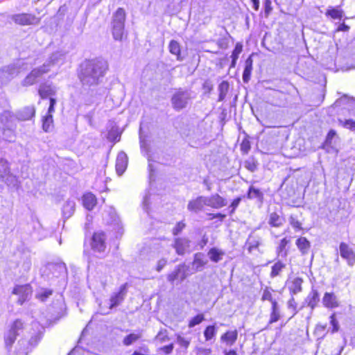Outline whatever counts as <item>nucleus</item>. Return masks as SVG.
Here are the masks:
<instances>
[{"label":"nucleus","instance_id":"f257e3e1","mask_svg":"<svg viewBox=\"0 0 355 355\" xmlns=\"http://www.w3.org/2000/svg\"><path fill=\"white\" fill-rule=\"evenodd\" d=\"M79 78L84 85L92 86L99 84L107 70L106 61L94 59L85 61L80 67Z\"/></svg>","mask_w":355,"mask_h":355},{"label":"nucleus","instance_id":"f03ea898","mask_svg":"<svg viewBox=\"0 0 355 355\" xmlns=\"http://www.w3.org/2000/svg\"><path fill=\"white\" fill-rule=\"evenodd\" d=\"M64 55L61 52H55L40 67L33 69L22 80L23 86H31L37 83V79L44 73H48L51 69L56 65L62 64L64 62Z\"/></svg>","mask_w":355,"mask_h":355},{"label":"nucleus","instance_id":"7ed1b4c3","mask_svg":"<svg viewBox=\"0 0 355 355\" xmlns=\"http://www.w3.org/2000/svg\"><path fill=\"white\" fill-rule=\"evenodd\" d=\"M112 21V35L115 40H121L124 32L125 12L119 8L114 13Z\"/></svg>","mask_w":355,"mask_h":355},{"label":"nucleus","instance_id":"20e7f679","mask_svg":"<svg viewBox=\"0 0 355 355\" xmlns=\"http://www.w3.org/2000/svg\"><path fill=\"white\" fill-rule=\"evenodd\" d=\"M192 92L188 89H179L171 97V104L174 110L180 111L186 108L192 99Z\"/></svg>","mask_w":355,"mask_h":355},{"label":"nucleus","instance_id":"39448f33","mask_svg":"<svg viewBox=\"0 0 355 355\" xmlns=\"http://www.w3.org/2000/svg\"><path fill=\"white\" fill-rule=\"evenodd\" d=\"M24 329V323L21 320H15L10 326L8 330L4 334V340L6 347H11L17 337L19 336Z\"/></svg>","mask_w":355,"mask_h":355},{"label":"nucleus","instance_id":"423d86ee","mask_svg":"<svg viewBox=\"0 0 355 355\" xmlns=\"http://www.w3.org/2000/svg\"><path fill=\"white\" fill-rule=\"evenodd\" d=\"M12 20L17 24L21 26L36 25L40 22V19L35 15L29 13H20L13 15Z\"/></svg>","mask_w":355,"mask_h":355},{"label":"nucleus","instance_id":"0eeeda50","mask_svg":"<svg viewBox=\"0 0 355 355\" xmlns=\"http://www.w3.org/2000/svg\"><path fill=\"white\" fill-rule=\"evenodd\" d=\"M19 73L15 65H9L0 69V85L8 83Z\"/></svg>","mask_w":355,"mask_h":355},{"label":"nucleus","instance_id":"6e6552de","mask_svg":"<svg viewBox=\"0 0 355 355\" xmlns=\"http://www.w3.org/2000/svg\"><path fill=\"white\" fill-rule=\"evenodd\" d=\"M340 257L347 261L349 266L355 264V252L346 243L341 242L339 245Z\"/></svg>","mask_w":355,"mask_h":355},{"label":"nucleus","instance_id":"1a4fd4ad","mask_svg":"<svg viewBox=\"0 0 355 355\" xmlns=\"http://www.w3.org/2000/svg\"><path fill=\"white\" fill-rule=\"evenodd\" d=\"M12 294L19 296L18 303L21 305L31 297L32 294V288L29 284L18 285L14 288Z\"/></svg>","mask_w":355,"mask_h":355},{"label":"nucleus","instance_id":"9d476101","mask_svg":"<svg viewBox=\"0 0 355 355\" xmlns=\"http://www.w3.org/2000/svg\"><path fill=\"white\" fill-rule=\"evenodd\" d=\"M106 236L104 232H95L92 236V248L94 251L103 252L105 250L106 245L105 243Z\"/></svg>","mask_w":355,"mask_h":355},{"label":"nucleus","instance_id":"9b49d317","mask_svg":"<svg viewBox=\"0 0 355 355\" xmlns=\"http://www.w3.org/2000/svg\"><path fill=\"white\" fill-rule=\"evenodd\" d=\"M127 293V284L121 286L119 292L112 295L110 300V309L119 306L124 300Z\"/></svg>","mask_w":355,"mask_h":355},{"label":"nucleus","instance_id":"f8f14e48","mask_svg":"<svg viewBox=\"0 0 355 355\" xmlns=\"http://www.w3.org/2000/svg\"><path fill=\"white\" fill-rule=\"evenodd\" d=\"M206 206L211 207L214 209H220L227 205L226 200L218 195L215 193L209 197L205 196Z\"/></svg>","mask_w":355,"mask_h":355},{"label":"nucleus","instance_id":"ddd939ff","mask_svg":"<svg viewBox=\"0 0 355 355\" xmlns=\"http://www.w3.org/2000/svg\"><path fill=\"white\" fill-rule=\"evenodd\" d=\"M322 304L327 309H336L340 306L338 297L333 292H326L322 297Z\"/></svg>","mask_w":355,"mask_h":355},{"label":"nucleus","instance_id":"4468645a","mask_svg":"<svg viewBox=\"0 0 355 355\" xmlns=\"http://www.w3.org/2000/svg\"><path fill=\"white\" fill-rule=\"evenodd\" d=\"M187 269L188 267L185 264L178 265L175 270L168 275V281L171 283H173L175 280L179 279V272H182V275L180 276V281H184L188 276V273L187 272Z\"/></svg>","mask_w":355,"mask_h":355},{"label":"nucleus","instance_id":"2eb2a0df","mask_svg":"<svg viewBox=\"0 0 355 355\" xmlns=\"http://www.w3.org/2000/svg\"><path fill=\"white\" fill-rule=\"evenodd\" d=\"M204 206H206L205 196H199L189 202L187 209L191 211L197 213L202 211Z\"/></svg>","mask_w":355,"mask_h":355},{"label":"nucleus","instance_id":"dca6fc26","mask_svg":"<svg viewBox=\"0 0 355 355\" xmlns=\"http://www.w3.org/2000/svg\"><path fill=\"white\" fill-rule=\"evenodd\" d=\"M303 279L300 277H294L293 279L287 282V286L290 294L293 296L302 291V284Z\"/></svg>","mask_w":355,"mask_h":355},{"label":"nucleus","instance_id":"f3484780","mask_svg":"<svg viewBox=\"0 0 355 355\" xmlns=\"http://www.w3.org/2000/svg\"><path fill=\"white\" fill-rule=\"evenodd\" d=\"M128 165V157L123 152H121L118 154L116 160V171L119 175H121Z\"/></svg>","mask_w":355,"mask_h":355},{"label":"nucleus","instance_id":"a211bd4d","mask_svg":"<svg viewBox=\"0 0 355 355\" xmlns=\"http://www.w3.org/2000/svg\"><path fill=\"white\" fill-rule=\"evenodd\" d=\"M208 263V259L205 257V255L202 252H198L195 254L193 261V267L195 269V271H202L204 267Z\"/></svg>","mask_w":355,"mask_h":355},{"label":"nucleus","instance_id":"6ab92c4d","mask_svg":"<svg viewBox=\"0 0 355 355\" xmlns=\"http://www.w3.org/2000/svg\"><path fill=\"white\" fill-rule=\"evenodd\" d=\"M190 241L186 238H178L175 241L174 248L178 254H184L189 248Z\"/></svg>","mask_w":355,"mask_h":355},{"label":"nucleus","instance_id":"aec40b11","mask_svg":"<svg viewBox=\"0 0 355 355\" xmlns=\"http://www.w3.org/2000/svg\"><path fill=\"white\" fill-rule=\"evenodd\" d=\"M56 92V87L49 84L41 85L39 88V94L42 98L53 97L55 95Z\"/></svg>","mask_w":355,"mask_h":355},{"label":"nucleus","instance_id":"412c9836","mask_svg":"<svg viewBox=\"0 0 355 355\" xmlns=\"http://www.w3.org/2000/svg\"><path fill=\"white\" fill-rule=\"evenodd\" d=\"M271 96L272 97L271 103L275 106L283 107L287 103L286 96L282 92L274 90Z\"/></svg>","mask_w":355,"mask_h":355},{"label":"nucleus","instance_id":"4be33fe9","mask_svg":"<svg viewBox=\"0 0 355 355\" xmlns=\"http://www.w3.org/2000/svg\"><path fill=\"white\" fill-rule=\"evenodd\" d=\"M319 301V293L317 290L312 288L305 300L307 306L313 311L318 306Z\"/></svg>","mask_w":355,"mask_h":355},{"label":"nucleus","instance_id":"5701e85b","mask_svg":"<svg viewBox=\"0 0 355 355\" xmlns=\"http://www.w3.org/2000/svg\"><path fill=\"white\" fill-rule=\"evenodd\" d=\"M35 113V107L33 106H28L17 113V118L20 121L29 120L34 116Z\"/></svg>","mask_w":355,"mask_h":355},{"label":"nucleus","instance_id":"b1692460","mask_svg":"<svg viewBox=\"0 0 355 355\" xmlns=\"http://www.w3.org/2000/svg\"><path fill=\"white\" fill-rule=\"evenodd\" d=\"M238 338L237 330L227 331L220 337V340L225 343L227 346H232L236 341Z\"/></svg>","mask_w":355,"mask_h":355},{"label":"nucleus","instance_id":"393cba45","mask_svg":"<svg viewBox=\"0 0 355 355\" xmlns=\"http://www.w3.org/2000/svg\"><path fill=\"white\" fill-rule=\"evenodd\" d=\"M286 222L285 218L277 212H272L269 215L268 224L275 227L282 226Z\"/></svg>","mask_w":355,"mask_h":355},{"label":"nucleus","instance_id":"a878e982","mask_svg":"<svg viewBox=\"0 0 355 355\" xmlns=\"http://www.w3.org/2000/svg\"><path fill=\"white\" fill-rule=\"evenodd\" d=\"M225 254V252L217 248H211L207 252L209 259L214 263L221 261Z\"/></svg>","mask_w":355,"mask_h":355},{"label":"nucleus","instance_id":"bb28decb","mask_svg":"<svg viewBox=\"0 0 355 355\" xmlns=\"http://www.w3.org/2000/svg\"><path fill=\"white\" fill-rule=\"evenodd\" d=\"M83 206L88 210H92L96 205V198L92 193H87L83 196Z\"/></svg>","mask_w":355,"mask_h":355},{"label":"nucleus","instance_id":"cd10ccee","mask_svg":"<svg viewBox=\"0 0 355 355\" xmlns=\"http://www.w3.org/2000/svg\"><path fill=\"white\" fill-rule=\"evenodd\" d=\"M247 198L250 200L257 199L260 203H262L263 200V193L259 189L250 186L247 193Z\"/></svg>","mask_w":355,"mask_h":355},{"label":"nucleus","instance_id":"c85d7f7f","mask_svg":"<svg viewBox=\"0 0 355 355\" xmlns=\"http://www.w3.org/2000/svg\"><path fill=\"white\" fill-rule=\"evenodd\" d=\"M76 203L73 200H68L62 207L63 216L66 218L71 217L75 211Z\"/></svg>","mask_w":355,"mask_h":355},{"label":"nucleus","instance_id":"c756f323","mask_svg":"<svg viewBox=\"0 0 355 355\" xmlns=\"http://www.w3.org/2000/svg\"><path fill=\"white\" fill-rule=\"evenodd\" d=\"M296 245L302 254H306L311 248L310 242L305 237H300L296 241Z\"/></svg>","mask_w":355,"mask_h":355},{"label":"nucleus","instance_id":"7c9ffc66","mask_svg":"<svg viewBox=\"0 0 355 355\" xmlns=\"http://www.w3.org/2000/svg\"><path fill=\"white\" fill-rule=\"evenodd\" d=\"M252 62L251 56L248 58L245 62V68L243 73V80L244 83H248L250 80L252 70Z\"/></svg>","mask_w":355,"mask_h":355},{"label":"nucleus","instance_id":"2f4dec72","mask_svg":"<svg viewBox=\"0 0 355 355\" xmlns=\"http://www.w3.org/2000/svg\"><path fill=\"white\" fill-rule=\"evenodd\" d=\"M142 336L141 331H137V333H132L127 335L123 340V344L125 346H129L135 343Z\"/></svg>","mask_w":355,"mask_h":355},{"label":"nucleus","instance_id":"473e14b6","mask_svg":"<svg viewBox=\"0 0 355 355\" xmlns=\"http://www.w3.org/2000/svg\"><path fill=\"white\" fill-rule=\"evenodd\" d=\"M261 239L260 237L254 235H250L247 243L248 245V250L252 252V250L257 249L261 244Z\"/></svg>","mask_w":355,"mask_h":355},{"label":"nucleus","instance_id":"72a5a7b5","mask_svg":"<svg viewBox=\"0 0 355 355\" xmlns=\"http://www.w3.org/2000/svg\"><path fill=\"white\" fill-rule=\"evenodd\" d=\"M31 266L32 263L31 256L29 254H24L20 266L21 273L24 275L28 272L31 270Z\"/></svg>","mask_w":355,"mask_h":355},{"label":"nucleus","instance_id":"f704fd0d","mask_svg":"<svg viewBox=\"0 0 355 355\" xmlns=\"http://www.w3.org/2000/svg\"><path fill=\"white\" fill-rule=\"evenodd\" d=\"M285 267H286V264H284L282 261H278L277 262H276L272 266L271 272H270V277L274 278L275 277L279 276L282 271L283 270L284 268H285Z\"/></svg>","mask_w":355,"mask_h":355},{"label":"nucleus","instance_id":"c9c22d12","mask_svg":"<svg viewBox=\"0 0 355 355\" xmlns=\"http://www.w3.org/2000/svg\"><path fill=\"white\" fill-rule=\"evenodd\" d=\"M9 171L10 167L8 161L0 157V180H4Z\"/></svg>","mask_w":355,"mask_h":355},{"label":"nucleus","instance_id":"e433bc0d","mask_svg":"<svg viewBox=\"0 0 355 355\" xmlns=\"http://www.w3.org/2000/svg\"><path fill=\"white\" fill-rule=\"evenodd\" d=\"M289 243V241L286 238H284L280 241L279 245L277 248V253L278 256L282 257H286L288 254V251L286 250V247Z\"/></svg>","mask_w":355,"mask_h":355},{"label":"nucleus","instance_id":"4c0bfd02","mask_svg":"<svg viewBox=\"0 0 355 355\" xmlns=\"http://www.w3.org/2000/svg\"><path fill=\"white\" fill-rule=\"evenodd\" d=\"M168 49L171 53L177 55L178 60H182L180 58V46L177 41L171 40L169 43Z\"/></svg>","mask_w":355,"mask_h":355},{"label":"nucleus","instance_id":"58836bf2","mask_svg":"<svg viewBox=\"0 0 355 355\" xmlns=\"http://www.w3.org/2000/svg\"><path fill=\"white\" fill-rule=\"evenodd\" d=\"M53 116L46 114L42 119V128L45 132H50L53 128Z\"/></svg>","mask_w":355,"mask_h":355},{"label":"nucleus","instance_id":"ea45409f","mask_svg":"<svg viewBox=\"0 0 355 355\" xmlns=\"http://www.w3.org/2000/svg\"><path fill=\"white\" fill-rule=\"evenodd\" d=\"M40 339V336L37 333L34 334V335L31 336V337L28 340L27 347H25L23 349L24 352L25 354H27L29 349H31L33 347H35L37 345Z\"/></svg>","mask_w":355,"mask_h":355},{"label":"nucleus","instance_id":"a19ab883","mask_svg":"<svg viewBox=\"0 0 355 355\" xmlns=\"http://www.w3.org/2000/svg\"><path fill=\"white\" fill-rule=\"evenodd\" d=\"M217 333V327L215 325H209L204 331V336L207 341L211 340Z\"/></svg>","mask_w":355,"mask_h":355},{"label":"nucleus","instance_id":"79ce46f5","mask_svg":"<svg viewBox=\"0 0 355 355\" xmlns=\"http://www.w3.org/2000/svg\"><path fill=\"white\" fill-rule=\"evenodd\" d=\"M49 268L58 271L57 276H64L67 273V268L64 263H51L49 266Z\"/></svg>","mask_w":355,"mask_h":355},{"label":"nucleus","instance_id":"37998d69","mask_svg":"<svg viewBox=\"0 0 355 355\" xmlns=\"http://www.w3.org/2000/svg\"><path fill=\"white\" fill-rule=\"evenodd\" d=\"M280 318L279 311L277 302H273L272 306V312L270 313V323H274L279 320Z\"/></svg>","mask_w":355,"mask_h":355},{"label":"nucleus","instance_id":"c03bdc74","mask_svg":"<svg viewBox=\"0 0 355 355\" xmlns=\"http://www.w3.org/2000/svg\"><path fill=\"white\" fill-rule=\"evenodd\" d=\"M52 290L42 288L37 293L36 297L42 302H45L46 299L52 295Z\"/></svg>","mask_w":355,"mask_h":355},{"label":"nucleus","instance_id":"a18cd8bd","mask_svg":"<svg viewBox=\"0 0 355 355\" xmlns=\"http://www.w3.org/2000/svg\"><path fill=\"white\" fill-rule=\"evenodd\" d=\"M229 89V84L226 81H223L218 86L219 90V101H223Z\"/></svg>","mask_w":355,"mask_h":355},{"label":"nucleus","instance_id":"49530a36","mask_svg":"<svg viewBox=\"0 0 355 355\" xmlns=\"http://www.w3.org/2000/svg\"><path fill=\"white\" fill-rule=\"evenodd\" d=\"M343 12L338 8L328 9L326 12V15L330 16L334 19H340L343 17Z\"/></svg>","mask_w":355,"mask_h":355},{"label":"nucleus","instance_id":"de8ad7c7","mask_svg":"<svg viewBox=\"0 0 355 355\" xmlns=\"http://www.w3.org/2000/svg\"><path fill=\"white\" fill-rule=\"evenodd\" d=\"M1 180L5 182V183L9 187H15L18 184L17 178H16V176L11 174L10 171H9L8 174L6 176L4 180Z\"/></svg>","mask_w":355,"mask_h":355},{"label":"nucleus","instance_id":"09e8293b","mask_svg":"<svg viewBox=\"0 0 355 355\" xmlns=\"http://www.w3.org/2000/svg\"><path fill=\"white\" fill-rule=\"evenodd\" d=\"M338 123L345 128L355 131V121L352 119H347L345 121L338 119Z\"/></svg>","mask_w":355,"mask_h":355},{"label":"nucleus","instance_id":"8fccbe9b","mask_svg":"<svg viewBox=\"0 0 355 355\" xmlns=\"http://www.w3.org/2000/svg\"><path fill=\"white\" fill-rule=\"evenodd\" d=\"M205 320V317L203 314H198L195 317L192 318L189 322V327L193 328L196 325L200 324Z\"/></svg>","mask_w":355,"mask_h":355},{"label":"nucleus","instance_id":"3c124183","mask_svg":"<svg viewBox=\"0 0 355 355\" xmlns=\"http://www.w3.org/2000/svg\"><path fill=\"white\" fill-rule=\"evenodd\" d=\"M156 340L160 342L161 343L166 342L169 340V338L168 336V333L166 329H162L159 331L157 335L156 336Z\"/></svg>","mask_w":355,"mask_h":355},{"label":"nucleus","instance_id":"603ef678","mask_svg":"<svg viewBox=\"0 0 355 355\" xmlns=\"http://www.w3.org/2000/svg\"><path fill=\"white\" fill-rule=\"evenodd\" d=\"M261 300L263 301H265V300L270 301L272 304V306L273 305V302H277L275 300H274L272 298V293L268 288H266V289L263 290Z\"/></svg>","mask_w":355,"mask_h":355},{"label":"nucleus","instance_id":"864d4df0","mask_svg":"<svg viewBox=\"0 0 355 355\" xmlns=\"http://www.w3.org/2000/svg\"><path fill=\"white\" fill-rule=\"evenodd\" d=\"M185 226H186L185 223H183L182 221L178 222L176 224V225L175 226V227L173 229V234L174 235L179 234L182 231V230L185 227Z\"/></svg>","mask_w":355,"mask_h":355},{"label":"nucleus","instance_id":"5fc2aeb1","mask_svg":"<svg viewBox=\"0 0 355 355\" xmlns=\"http://www.w3.org/2000/svg\"><path fill=\"white\" fill-rule=\"evenodd\" d=\"M243 49V46L241 44H236L234 49L232 51L231 55L232 58L238 59L239 54L241 53Z\"/></svg>","mask_w":355,"mask_h":355},{"label":"nucleus","instance_id":"6e6d98bb","mask_svg":"<svg viewBox=\"0 0 355 355\" xmlns=\"http://www.w3.org/2000/svg\"><path fill=\"white\" fill-rule=\"evenodd\" d=\"M245 166L251 172L255 171L257 168V164L253 159L246 161Z\"/></svg>","mask_w":355,"mask_h":355},{"label":"nucleus","instance_id":"4d7b16f0","mask_svg":"<svg viewBox=\"0 0 355 355\" xmlns=\"http://www.w3.org/2000/svg\"><path fill=\"white\" fill-rule=\"evenodd\" d=\"M330 323L333 326V332H336L339 329L338 322L337 321L336 318V314L333 313L330 316Z\"/></svg>","mask_w":355,"mask_h":355},{"label":"nucleus","instance_id":"13d9d810","mask_svg":"<svg viewBox=\"0 0 355 355\" xmlns=\"http://www.w3.org/2000/svg\"><path fill=\"white\" fill-rule=\"evenodd\" d=\"M241 200H242L241 197H238L232 201V202L231 203V205L230 206V208L232 209L230 211V214H232L234 212L235 209L237 208V207L240 204Z\"/></svg>","mask_w":355,"mask_h":355},{"label":"nucleus","instance_id":"bf43d9fd","mask_svg":"<svg viewBox=\"0 0 355 355\" xmlns=\"http://www.w3.org/2000/svg\"><path fill=\"white\" fill-rule=\"evenodd\" d=\"M177 341L181 347H184L186 349L189 347L190 343L189 340H187V339L180 336H178Z\"/></svg>","mask_w":355,"mask_h":355},{"label":"nucleus","instance_id":"052dcab7","mask_svg":"<svg viewBox=\"0 0 355 355\" xmlns=\"http://www.w3.org/2000/svg\"><path fill=\"white\" fill-rule=\"evenodd\" d=\"M289 223L294 228H297V229L301 228V223L293 216H290Z\"/></svg>","mask_w":355,"mask_h":355},{"label":"nucleus","instance_id":"680f3d73","mask_svg":"<svg viewBox=\"0 0 355 355\" xmlns=\"http://www.w3.org/2000/svg\"><path fill=\"white\" fill-rule=\"evenodd\" d=\"M250 142L247 140L243 141V142L241 143V151L243 152L244 153H248V151L250 150Z\"/></svg>","mask_w":355,"mask_h":355},{"label":"nucleus","instance_id":"e2e57ef3","mask_svg":"<svg viewBox=\"0 0 355 355\" xmlns=\"http://www.w3.org/2000/svg\"><path fill=\"white\" fill-rule=\"evenodd\" d=\"M288 307L289 309H293L294 311L293 315L297 313L296 307H297V303L293 297V296L291 295V298L288 302Z\"/></svg>","mask_w":355,"mask_h":355},{"label":"nucleus","instance_id":"0e129e2a","mask_svg":"<svg viewBox=\"0 0 355 355\" xmlns=\"http://www.w3.org/2000/svg\"><path fill=\"white\" fill-rule=\"evenodd\" d=\"M336 135V132L334 130H330L326 137V143L331 144L334 137Z\"/></svg>","mask_w":355,"mask_h":355},{"label":"nucleus","instance_id":"69168bd1","mask_svg":"<svg viewBox=\"0 0 355 355\" xmlns=\"http://www.w3.org/2000/svg\"><path fill=\"white\" fill-rule=\"evenodd\" d=\"M12 117V114L9 111H4L1 115L2 122H7Z\"/></svg>","mask_w":355,"mask_h":355},{"label":"nucleus","instance_id":"338daca9","mask_svg":"<svg viewBox=\"0 0 355 355\" xmlns=\"http://www.w3.org/2000/svg\"><path fill=\"white\" fill-rule=\"evenodd\" d=\"M173 344L165 345L160 348V350L163 351L166 354H170L173 350Z\"/></svg>","mask_w":355,"mask_h":355},{"label":"nucleus","instance_id":"774afa93","mask_svg":"<svg viewBox=\"0 0 355 355\" xmlns=\"http://www.w3.org/2000/svg\"><path fill=\"white\" fill-rule=\"evenodd\" d=\"M166 263L167 260L165 259H162L159 260L157 265V270L158 272H160L162 270V268L166 266Z\"/></svg>","mask_w":355,"mask_h":355}]
</instances>
